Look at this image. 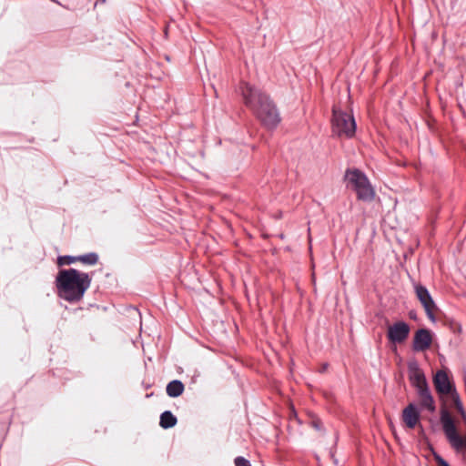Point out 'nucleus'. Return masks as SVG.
Here are the masks:
<instances>
[{
    "label": "nucleus",
    "instance_id": "1",
    "mask_svg": "<svg viewBox=\"0 0 466 466\" xmlns=\"http://www.w3.org/2000/svg\"><path fill=\"white\" fill-rule=\"evenodd\" d=\"M239 89L245 105L261 123L268 128H275L280 122V116L268 96L261 89L246 82L241 84Z\"/></svg>",
    "mask_w": 466,
    "mask_h": 466
},
{
    "label": "nucleus",
    "instance_id": "2",
    "mask_svg": "<svg viewBox=\"0 0 466 466\" xmlns=\"http://www.w3.org/2000/svg\"><path fill=\"white\" fill-rule=\"evenodd\" d=\"M91 282L88 273L75 268L60 269L55 281L58 297L69 303L80 301Z\"/></svg>",
    "mask_w": 466,
    "mask_h": 466
},
{
    "label": "nucleus",
    "instance_id": "3",
    "mask_svg": "<svg viewBox=\"0 0 466 466\" xmlns=\"http://www.w3.org/2000/svg\"><path fill=\"white\" fill-rule=\"evenodd\" d=\"M347 186L357 194L358 199L370 202L375 198V191L367 176L359 169H348L345 174Z\"/></svg>",
    "mask_w": 466,
    "mask_h": 466
},
{
    "label": "nucleus",
    "instance_id": "4",
    "mask_svg": "<svg viewBox=\"0 0 466 466\" xmlns=\"http://www.w3.org/2000/svg\"><path fill=\"white\" fill-rule=\"evenodd\" d=\"M440 415L444 435L451 448L457 452L466 451V434L462 436L459 433L455 420L450 411L443 407Z\"/></svg>",
    "mask_w": 466,
    "mask_h": 466
},
{
    "label": "nucleus",
    "instance_id": "5",
    "mask_svg": "<svg viewBox=\"0 0 466 466\" xmlns=\"http://www.w3.org/2000/svg\"><path fill=\"white\" fill-rule=\"evenodd\" d=\"M331 122L334 135L347 138H350L355 135L356 122L352 115L333 106Z\"/></svg>",
    "mask_w": 466,
    "mask_h": 466
},
{
    "label": "nucleus",
    "instance_id": "6",
    "mask_svg": "<svg viewBox=\"0 0 466 466\" xmlns=\"http://www.w3.org/2000/svg\"><path fill=\"white\" fill-rule=\"evenodd\" d=\"M433 384L441 396H453L457 393L453 382L445 370H438L433 377Z\"/></svg>",
    "mask_w": 466,
    "mask_h": 466
},
{
    "label": "nucleus",
    "instance_id": "7",
    "mask_svg": "<svg viewBox=\"0 0 466 466\" xmlns=\"http://www.w3.org/2000/svg\"><path fill=\"white\" fill-rule=\"evenodd\" d=\"M415 292L418 299L423 306L427 317L432 321L435 322L436 318L434 315V311L436 309V305L429 292V290L422 285L415 286Z\"/></svg>",
    "mask_w": 466,
    "mask_h": 466
},
{
    "label": "nucleus",
    "instance_id": "8",
    "mask_svg": "<svg viewBox=\"0 0 466 466\" xmlns=\"http://www.w3.org/2000/svg\"><path fill=\"white\" fill-rule=\"evenodd\" d=\"M410 334V327L404 321H398L389 326L387 337L394 344L404 342Z\"/></svg>",
    "mask_w": 466,
    "mask_h": 466
},
{
    "label": "nucleus",
    "instance_id": "9",
    "mask_svg": "<svg viewBox=\"0 0 466 466\" xmlns=\"http://www.w3.org/2000/svg\"><path fill=\"white\" fill-rule=\"evenodd\" d=\"M431 342L432 336L431 331L426 329H420L414 335L412 349L415 351H424L431 347Z\"/></svg>",
    "mask_w": 466,
    "mask_h": 466
},
{
    "label": "nucleus",
    "instance_id": "10",
    "mask_svg": "<svg viewBox=\"0 0 466 466\" xmlns=\"http://www.w3.org/2000/svg\"><path fill=\"white\" fill-rule=\"evenodd\" d=\"M402 420L409 429H414L420 421V412L415 404L410 403L402 410Z\"/></svg>",
    "mask_w": 466,
    "mask_h": 466
},
{
    "label": "nucleus",
    "instance_id": "11",
    "mask_svg": "<svg viewBox=\"0 0 466 466\" xmlns=\"http://www.w3.org/2000/svg\"><path fill=\"white\" fill-rule=\"evenodd\" d=\"M417 392L420 397V407L428 410L430 412H434L436 410L435 401L429 386L420 389Z\"/></svg>",
    "mask_w": 466,
    "mask_h": 466
},
{
    "label": "nucleus",
    "instance_id": "12",
    "mask_svg": "<svg viewBox=\"0 0 466 466\" xmlns=\"http://www.w3.org/2000/svg\"><path fill=\"white\" fill-rule=\"evenodd\" d=\"M166 391L169 397L177 398L183 393L184 384L178 380H174L167 385Z\"/></svg>",
    "mask_w": 466,
    "mask_h": 466
},
{
    "label": "nucleus",
    "instance_id": "13",
    "mask_svg": "<svg viewBox=\"0 0 466 466\" xmlns=\"http://www.w3.org/2000/svg\"><path fill=\"white\" fill-rule=\"evenodd\" d=\"M177 418L173 415V413L169 410L164 411L160 415L159 424L163 429H169L174 427L177 424Z\"/></svg>",
    "mask_w": 466,
    "mask_h": 466
},
{
    "label": "nucleus",
    "instance_id": "14",
    "mask_svg": "<svg viewBox=\"0 0 466 466\" xmlns=\"http://www.w3.org/2000/svg\"><path fill=\"white\" fill-rule=\"evenodd\" d=\"M410 380H411L413 385L416 387L417 390H419L420 389H422L424 387H428L425 376L419 370H416L410 375Z\"/></svg>",
    "mask_w": 466,
    "mask_h": 466
},
{
    "label": "nucleus",
    "instance_id": "15",
    "mask_svg": "<svg viewBox=\"0 0 466 466\" xmlns=\"http://www.w3.org/2000/svg\"><path fill=\"white\" fill-rule=\"evenodd\" d=\"M76 261H79L86 265H96L98 261V256L96 253L91 252L85 255L76 256Z\"/></svg>",
    "mask_w": 466,
    "mask_h": 466
},
{
    "label": "nucleus",
    "instance_id": "16",
    "mask_svg": "<svg viewBox=\"0 0 466 466\" xmlns=\"http://www.w3.org/2000/svg\"><path fill=\"white\" fill-rule=\"evenodd\" d=\"M451 398V400L454 402L455 408L457 409L458 412L461 416V419L463 420L464 422H466V411H465V410L463 408V405H462V403L461 401V399H460V396H459L458 392L455 393Z\"/></svg>",
    "mask_w": 466,
    "mask_h": 466
},
{
    "label": "nucleus",
    "instance_id": "17",
    "mask_svg": "<svg viewBox=\"0 0 466 466\" xmlns=\"http://www.w3.org/2000/svg\"><path fill=\"white\" fill-rule=\"evenodd\" d=\"M76 256H60L57 258V264L59 266L70 265L76 262Z\"/></svg>",
    "mask_w": 466,
    "mask_h": 466
},
{
    "label": "nucleus",
    "instance_id": "18",
    "mask_svg": "<svg viewBox=\"0 0 466 466\" xmlns=\"http://www.w3.org/2000/svg\"><path fill=\"white\" fill-rule=\"evenodd\" d=\"M235 465L236 466H251L248 460H246L245 458L240 457V456L237 457L235 459Z\"/></svg>",
    "mask_w": 466,
    "mask_h": 466
},
{
    "label": "nucleus",
    "instance_id": "19",
    "mask_svg": "<svg viewBox=\"0 0 466 466\" xmlns=\"http://www.w3.org/2000/svg\"><path fill=\"white\" fill-rule=\"evenodd\" d=\"M435 460L437 461L438 466H451L441 456L435 455Z\"/></svg>",
    "mask_w": 466,
    "mask_h": 466
},
{
    "label": "nucleus",
    "instance_id": "20",
    "mask_svg": "<svg viewBox=\"0 0 466 466\" xmlns=\"http://www.w3.org/2000/svg\"><path fill=\"white\" fill-rule=\"evenodd\" d=\"M314 424H315V427H316V428H319V424H318V422H315Z\"/></svg>",
    "mask_w": 466,
    "mask_h": 466
}]
</instances>
